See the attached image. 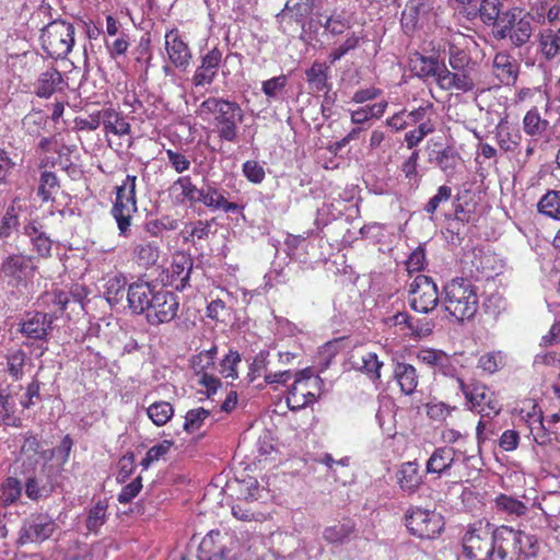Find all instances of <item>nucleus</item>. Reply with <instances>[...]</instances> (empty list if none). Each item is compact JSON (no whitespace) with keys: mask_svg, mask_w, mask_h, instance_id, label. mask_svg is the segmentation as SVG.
Wrapping results in <instances>:
<instances>
[{"mask_svg":"<svg viewBox=\"0 0 560 560\" xmlns=\"http://www.w3.org/2000/svg\"><path fill=\"white\" fill-rule=\"evenodd\" d=\"M42 301L48 307H54L49 312H56L58 318L59 315H61L65 312L67 305L70 303L71 293L61 290H54L51 292L44 293L42 295Z\"/></svg>","mask_w":560,"mask_h":560,"instance_id":"nucleus-47","label":"nucleus"},{"mask_svg":"<svg viewBox=\"0 0 560 560\" xmlns=\"http://www.w3.org/2000/svg\"><path fill=\"white\" fill-rule=\"evenodd\" d=\"M172 445V441L164 440L161 443L150 447L144 458L141 460V466L143 467V469H148L152 463L158 462L161 457L167 454Z\"/></svg>","mask_w":560,"mask_h":560,"instance_id":"nucleus-56","label":"nucleus"},{"mask_svg":"<svg viewBox=\"0 0 560 560\" xmlns=\"http://www.w3.org/2000/svg\"><path fill=\"white\" fill-rule=\"evenodd\" d=\"M56 476L52 466H43V468L27 477L24 488L26 497L32 501H40L49 498L56 487Z\"/></svg>","mask_w":560,"mask_h":560,"instance_id":"nucleus-16","label":"nucleus"},{"mask_svg":"<svg viewBox=\"0 0 560 560\" xmlns=\"http://www.w3.org/2000/svg\"><path fill=\"white\" fill-rule=\"evenodd\" d=\"M59 530L56 520L48 513H33L23 520L18 537L21 546L40 545L50 539Z\"/></svg>","mask_w":560,"mask_h":560,"instance_id":"nucleus-9","label":"nucleus"},{"mask_svg":"<svg viewBox=\"0 0 560 560\" xmlns=\"http://www.w3.org/2000/svg\"><path fill=\"white\" fill-rule=\"evenodd\" d=\"M35 266L33 257L22 254L7 256L0 266V277L8 280L9 284L20 285L33 276Z\"/></svg>","mask_w":560,"mask_h":560,"instance_id":"nucleus-15","label":"nucleus"},{"mask_svg":"<svg viewBox=\"0 0 560 560\" xmlns=\"http://www.w3.org/2000/svg\"><path fill=\"white\" fill-rule=\"evenodd\" d=\"M127 280L122 275H113L106 278L104 296L110 305H116L124 300Z\"/></svg>","mask_w":560,"mask_h":560,"instance_id":"nucleus-34","label":"nucleus"},{"mask_svg":"<svg viewBox=\"0 0 560 560\" xmlns=\"http://www.w3.org/2000/svg\"><path fill=\"white\" fill-rule=\"evenodd\" d=\"M444 308L458 322L470 319L478 308V296L471 281L456 278L444 287Z\"/></svg>","mask_w":560,"mask_h":560,"instance_id":"nucleus-3","label":"nucleus"},{"mask_svg":"<svg viewBox=\"0 0 560 560\" xmlns=\"http://www.w3.org/2000/svg\"><path fill=\"white\" fill-rule=\"evenodd\" d=\"M240 362V353L237 351L230 350L221 360L219 372L226 378L235 380L237 377L236 365Z\"/></svg>","mask_w":560,"mask_h":560,"instance_id":"nucleus-60","label":"nucleus"},{"mask_svg":"<svg viewBox=\"0 0 560 560\" xmlns=\"http://www.w3.org/2000/svg\"><path fill=\"white\" fill-rule=\"evenodd\" d=\"M408 303L417 313L434 311L439 303L438 285L428 276H417L409 285Z\"/></svg>","mask_w":560,"mask_h":560,"instance_id":"nucleus-10","label":"nucleus"},{"mask_svg":"<svg viewBox=\"0 0 560 560\" xmlns=\"http://www.w3.org/2000/svg\"><path fill=\"white\" fill-rule=\"evenodd\" d=\"M22 482L15 477H8L0 487V503L9 506L19 501L22 495Z\"/></svg>","mask_w":560,"mask_h":560,"instance_id":"nucleus-40","label":"nucleus"},{"mask_svg":"<svg viewBox=\"0 0 560 560\" xmlns=\"http://www.w3.org/2000/svg\"><path fill=\"white\" fill-rule=\"evenodd\" d=\"M112 42L105 40L106 48L112 58H117L126 54L130 46V36L126 31H121L119 35Z\"/></svg>","mask_w":560,"mask_h":560,"instance_id":"nucleus-55","label":"nucleus"},{"mask_svg":"<svg viewBox=\"0 0 560 560\" xmlns=\"http://www.w3.org/2000/svg\"><path fill=\"white\" fill-rule=\"evenodd\" d=\"M533 34L532 18L518 7L511 8L502 13L501 19L493 26L497 39H509L514 47H522L530 39Z\"/></svg>","mask_w":560,"mask_h":560,"instance_id":"nucleus-4","label":"nucleus"},{"mask_svg":"<svg viewBox=\"0 0 560 560\" xmlns=\"http://www.w3.org/2000/svg\"><path fill=\"white\" fill-rule=\"evenodd\" d=\"M40 42L51 58H66L74 45V26L65 20H52L42 28Z\"/></svg>","mask_w":560,"mask_h":560,"instance_id":"nucleus-5","label":"nucleus"},{"mask_svg":"<svg viewBox=\"0 0 560 560\" xmlns=\"http://www.w3.org/2000/svg\"><path fill=\"white\" fill-rule=\"evenodd\" d=\"M506 533L512 536L511 545L513 549H517L520 555H523L525 558L535 557L537 555L539 547L535 536L514 530L508 526Z\"/></svg>","mask_w":560,"mask_h":560,"instance_id":"nucleus-31","label":"nucleus"},{"mask_svg":"<svg viewBox=\"0 0 560 560\" xmlns=\"http://www.w3.org/2000/svg\"><path fill=\"white\" fill-rule=\"evenodd\" d=\"M493 72L505 85L515 83L518 74L516 60L505 52H498L493 59Z\"/></svg>","mask_w":560,"mask_h":560,"instance_id":"nucleus-28","label":"nucleus"},{"mask_svg":"<svg viewBox=\"0 0 560 560\" xmlns=\"http://www.w3.org/2000/svg\"><path fill=\"white\" fill-rule=\"evenodd\" d=\"M197 113L203 119L210 115L213 117V131L221 141H238L240 125L245 118V112L238 103L221 97H208L199 105Z\"/></svg>","mask_w":560,"mask_h":560,"instance_id":"nucleus-1","label":"nucleus"},{"mask_svg":"<svg viewBox=\"0 0 560 560\" xmlns=\"http://www.w3.org/2000/svg\"><path fill=\"white\" fill-rule=\"evenodd\" d=\"M409 67L418 78L422 80L432 78L439 84V79L442 77V70H444L445 65L434 55L424 56L415 52L409 58Z\"/></svg>","mask_w":560,"mask_h":560,"instance_id":"nucleus-19","label":"nucleus"},{"mask_svg":"<svg viewBox=\"0 0 560 560\" xmlns=\"http://www.w3.org/2000/svg\"><path fill=\"white\" fill-rule=\"evenodd\" d=\"M538 211L549 218L560 220V190H549L539 200Z\"/></svg>","mask_w":560,"mask_h":560,"instance_id":"nucleus-46","label":"nucleus"},{"mask_svg":"<svg viewBox=\"0 0 560 560\" xmlns=\"http://www.w3.org/2000/svg\"><path fill=\"white\" fill-rule=\"evenodd\" d=\"M458 386L470 405V409L476 410L481 418H493L501 411V405L494 393L482 384L468 385L463 380L457 378Z\"/></svg>","mask_w":560,"mask_h":560,"instance_id":"nucleus-11","label":"nucleus"},{"mask_svg":"<svg viewBox=\"0 0 560 560\" xmlns=\"http://www.w3.org/2000/svg\"><path fill=\"white\" fill-rule=\"evenodd\" d=\"M494 508L509 516H522L527 511V506L522 501L506 494H499L495 498Z\"/></svg>","mask_w":560,"mask_h":560,"instance_id":"nucleus-43","label":"nucleus"},{"mask_svg":"<svg viewBox=\"0 0 560 560\" xmlns=\"http://www.w3.org/2000/svg\"><path fill=\"white\" fill-rule=\"evenodd\" d=\"M433 131V126L429 121L421 122L417 128L409 130L405 135V141L409 149L418 145L425 136Z\"/></svg>","mask_w":560,"mask_h":560,"instance_id":"nucleus-61","label":"nucleus"},{"mask_svg":"<svg viewBox=\"0 0 560 560\" xmlns=\"http://www.w3.org/2000/svg\"><path fill=\"white\" fill-rule=\"evenodd\" d=\"M133 255L140 265L151 266L159 258V247L154 242H140L135 245Z\"/></svg>","mask_w":560,"mask_h":560,"instance_id":"nucleus-48","label":"nucleus"},{"mask_svg":"<svg viewBox=\"0 0 560 560\" xmlns=\"http://www.w3.org/2000/svg\"><path fill=\"white\" fill-rule=\"evenodd\" d=\"M318 3L319 0H288L281 12L277 14V19L283 21L289 18L299 23L303 32L312 31L316 28L315 22L311 20L306 23L305 19L313 13Z\"/></svg>","mask_w":560,"mask_h":560,"instance_id":"nucleus-17","label":"nucleus"},{"mask_svg":"<svg viewBox=\"0 0 560 560\" xmlns=\"http://www.w3.org/2000/svg\"><path fill=\"white\" fill-rule=\"evenodd\" d=\"M394 377L405 395L413 394L419 384L417 370L409 363L398 362L395 365Z\"/></svg>","mask_w":560,"mask_h":560,"instance_id":"nucleus-29","label":"nucleus"},{"mask_svg":"<svg viewBox=\"0 0 560 560\" xmlns=\"http://www.w3.org/2000/svg\"><path fill=\"white\" fill-rule=\"evenodd\" d=\"M106 500L96 501L86 512L85 528L89 533L97 534L108 517Z\"/></svg>","mask_w":560,"mask_h":560,"instance_id":"nucleus-33","label":"nucleus"},{"mask_svg":"<svg viewBox=\"0 0 560 560\" xmlns=\"http://www.w3.org/2000/svg\"><path fill=\"white\" fill-rule=\"evenodd\" d=\"M511 540L512 536L506 533V526H500L493 552H491V557L487 560H516V552L513 551Z\"/></svg>","mask_w":560,"mask_h":560,"instance_id":"nucleus-35","label":"nucleus"},{"mask_svg":"<svg viewBox=\"0 0 560 560\" xmlns=\"http://www.w3.org/2000/svg\"><path fill=\"white\" fill-rule=\"evenodd\" d=\"M537 54L546 62L560 60V26L556 30H542L537 38Z\"/></svg>","mask_w":560,"mask_h":560,"instance_id":"nucleus-23","label":"nucleus"},{"mask_svg":"<svg viewBox=\"0 0 560 560\" xmlns=\"http://www.w3.org/2000/svg\"><path fill=\"white\" fill-rule=\"evenodd\" d=\"M102 125L106 132L119 137L130 133V124L113 108L102 109Z\"/></svg>","mask_w":560,"mask_h":560,"instance_id":"nucleus-32","label":"nucleus"},{"mask_svg":"<svg viewBox=\"0 0 560 560\" xmlns=\"http://www.w3.org/2000/svg\"><path fill=\"white\" fill-rule=\"evenodd\" d=\"M448 63L455 71L475 69L476 63L470 56L457 46L452 45L448 51Z\"/></svg>","mask_w":560,"mask_h":560,"instance_id":"nucleus-52","label":"nucleus"},{"mask_svg":"<svg viewBox=\"0 0 560 560\" xmlns=\"http://www.w3.org/2000/svg\"><path fill=\"white\" fill-rule=\"evenodd\" d=\"M136 187L137 176L127 175L122 184L116 188V198L110 213L117 223L120 236H129L131 219L138 209Z\"/></svg>","mask_w":560,"mask_h":560,"instance_id":"nucleus-6","label":"nucleus"},{"mask_svg":"<svg viewBox=\"0 0 560 560\" xmlns=\"http://www.w3.org/2000/svg\"><path fill=\"white\" fill-rule=\"evenodd\" d=\"M354 532V525L351 522L338 523L325 528L323 536L329 544L342 545L347 542Z\"/></svg>","mask_w":560,"mask_h":560,"instance_id":"nucleus-42","label":"nucleus"},{"mask_svg":"<svg viewBox=\"0 0 560 560\" xmlns=\"http://www.w3.org/2000/svg\"><path fill=\"white\" fill-rule=\"evenodd\" d=\"M499 536V527L478 522L470 525L463 537V549L470 560H487L491 557Z\"/></svg>","mask_w":560,"mask_h":560,"instance_id":"nucleus-7","label":"nucleus"},{"mask_svg":"<svg viewBox=\"0 0 560 560\" xmlns=\"http://www.w3.org/2000/svg\"><path fill=\"white\" fill-rule=\"evenodd\" d=\"M242 172L246 179L255 185L261 184L266 177L264 165L255 160L243 163Z\"/></svg>","mask_w":560,"mask_h":560,"instance_id":"nucleus-58","label":"nucleus"},{"mask_svg":"<svg viewBox=\"0 0 560 560\" xmlns=\"http://www.w3.org/2000/svg\"><path fill=\"white\" fill-rule=\"evenodd\" d=\"M328 72V65L315 61L305 72L306 80L311 88L317 92L324 91L327 88Z\"/></svg>","mask_w":560,"mask_h":560,"instance_id":"nucleus-38","label":"nucleus"},{"mask_svg":"<svg viewBox=\"0 0 560 560\" xmlns=\"http://www.w3.org/2000/svg\"><path fill=\"white\" fill-rule=\"evenodd\" d=\"M502 0H481L479 12L481 20L488 25H495L502 16Z\"/></svg>","mask_w":560,"mask_h":560,"instance_id":"nucleus-50","label":"nucleus"},{"mask_svg":"<svg viewBox=\"0 0 560 560\" xmlns=\"http://www.w3.org/2000/svg\"><path fill=\"white\" fill-rule=\"evenodd\" d=\"M165 47L168 58L175 67L183 69L188 67L191 54L177 30H171L165 34Z\"/></svg>","mask_w":560,"mask_h":560,"instance_id":"nucleus-22","label":"nucleus"},{"mask_svg":"<svg viewBox=\"0 0 560 560\" xmlns=\"http://www.w3.org/2000/svg\"><path fill=\"white\" fill-rule=\"evenodd\" d=\"M323 387V380L314 376L310 369L299 371L287 396L289 408L299 410L313 404L322 395Z\"/></svg>","mask_w":560,"mask_h":560,"instance_id":"nucleus-8","label":"nucleus"},{"mask_svg":"<svg viewBox=\"0 0 560 560\" xmlns=\"http://www.w3.org/2000/svg\"><path fill=\"white\" fill-rule=\"evenodd\" d=\"M210 410L202 407L190 409L187 411L184 421V430L188 433H195L199 431L206 421L210 418Z\"/></svg>","mask_w":560,"mask_h":560,"instance_id":"nucleus-49","label":"nucleus"},{"mask_svg":"<svg viewBox=\"0 0 560 560\" xmlns=\"http://www.w3.org/2000/svg\"><path fill=\"white\" fill-rule=\"evenodd\" d=\"M459 161L458 153L451 147L430 154V162L438 165L444 173H452Z\"/></svg>","mask_w":560,"mask_h":560,"instance_id":"nucleus-39","label":"nucleus"},{"mask_svg":"<svg viewBox=\"0 0 560 560\" xmlns=\"http://www.w3.org/2000/svg\"><path fill=\"white\" fill-rule=\"evenodd\" d=\"M390 322L395 326H404L408 334L415 338H424L431 335L433 329V324L431 320L415 318L407 313H397L392 318Z\"/></svg>","mask_w":560,"mask_h":560,"instance_id":"nucleus-27","label":"nucleus"},{"mask_svg":"<svg viewBox=\"0 0 560 560\" xmlns=\"http://www.w3.org/2000/svg\"><path fill=\"white\" fill-rule=\"evenodd\" d=\"M222 61V51L214 47L201 58V65L197 67L192 83L195 86H205L213 82Z\"/></svg>","mask_w":560,"mask_h":560,"instance_id":"nucleus-20","label":"nucleus"},{"mask_svg":"<svg viewBox=\"0 0 560 560\" xmlns=\"http://www.w3.org/2000/svg\"><path fill=\"white\" fill-rule=\"evenodd\" d=\"M455 407H451L442 401H431L427 404V415L434 421H444Z\"/></svg>","mask_w":560,"mask_h":560,"instance_id":"nucleus-62","label":"nucleus"},{"mask_svg":"<svg viewBox=\"0 0 560 560\" xmlns=\"http://www.w3.org/2000/svg\"><path fill=\"white\" fill-rule=\"evenodd\" d=\"M178 306L177 295L159 287L144 314L150 325H161L170 323L176 317Z\"/></svg>","mask_w":560,"mask_h":560,"instance_id":"nucleus-13","label":"nucleus"},{"mask_svg":"<svg viewBox=\"0 0 560 560\" xmlns=\"http://www.w3.org/2000/svg\"><path fill=\"white\" fill-rule=\"evenodd\" d=\"M19 226V214L14 206H10L0 224V238L9 237Z\"/></svg>","mask_w":560,"mask_h":560,"instance_id":"nucleus-59","label":"nucleus"},{"mask_svg":"<svg viewBox=\"0 0 560 560\" xmlns=\"http://www.w3.org/2000/svg\"><path fill=\"white\" fill-rule=\"evenodd\" d=\"M419 151H413L411 155L401 164L400 171L404 175V185L409 190H416L421 182V174L419 173Z\"/></svg>","mask_w":560,"mask_h":560,"instance_id":"nucleus-36","label":"nucleus"},{"mask_svg":"<svg viewBox=\"0 0 560 560\" xmlns=\"http://www.w3.org/2000/svg\"><path fill=\"white\" fill-rule=\"evenodd\" d=\"M147 415L155 425L162 427L174 416V408L168 401H155L147 408Z\"/></svg>","mask_w":560,"mask_h":560,"instance_id":"nucleus-44","label":"nucleus"},{"mask_svg":"<svg viewBox=\"0 0 560 560\" xmlns=\"http://www.w3.org/2000/svg\"><path fill=\"white\" fill-rule=\"evenodd\" d=\"M24 234L30 238V242L39 257L48 258L51 256L52 241L43 230V225L33 220L24 225Z\"/></svg>","mask_w":560,"mask_h":560,"instance_id":"nucleus-25","label":"nucleus"},{"mask_svg":"<svg viewBox=\"0 0 560 560\" xmlns=\"http://www.w3.org/2000/svg\"><path fill=\"white\" fill-rule=\"evenodd\" d=\"M455 455L456 451L453 447H436L427 460L425 474L439 477L446 475L454 464Z\"/></svg>","mask_w":560,"mask_h":560,"instance_id":"nucleus-24","label":"nucleus"},{"mask_svg":"<svg viewBox=\"0 0 560 560\" xmlns=\"http://www.w3.org/2000/svg\"><path fill=\"white\" fill-rule=\"evenodd\" d=\"M406 526L420 538H434L444 526L441 514L421 508H410L406 514Z\"/></svg>","mask_w":560,"mask_h":560,"instance_id":"nucleus-12","label":"nucleus"},{"mask_svg":"<svg viewBox=\"0 0 560 560\" xmlns=\"http://www.w3.org/2000/svg\"><path fill=\"white\" fill-rule=\"evenodd\" d=\"M475 85V69L450 71L444 67L442 77L439 79V86L445 91L457 90L466 93L472 91Z\"/></svg>","mask_w":560,"mask_h":560,"instance_id":"nucleus-21","label":"nucleus"},{"mask_svg":"<svg viewBox=\"0 0 560 560\" xmlns=\"http://www.w3.org/2000/svg\"><path fill=\"white\" fill-rule=\"evenodd\" d=\"M38 196L44 202L51 200L54 191L59 187V182L55 173L45 171L40 174Z\"/></svg>","mask_w":560,"mask_h":560,"instance_id":"nucleus-53","label":"nucleus"},{"mask_svg":"<svg viewBox=\"0 0 560 560\" xmlns=\"http://www.w3.org/2000/svg\"><path fill=\"white\" fill-rule=\"evenodd\" d=\"M27 359V353L23 349L11 350L5 355L7 372L14 381L23 377Z\"/></svg>","mask_w":560,"mask_h":560,"instance_id":"nucleus-41","label":"nucleus"},{"mask_svg":"<svg viewBox=\"0 0 560 560\" xmlns=\"http://www.w3.org/2000/svg\"><path fill=\"white\" fill-rule=\"evenodd\" d=\"M495 138L500 148L506 152H514L521 144V135L517 130H511L508 122L497 126Z\"/></svg>","mask_w":560,"mask_h":560,"instance_id":"nucleus-37","label":"nucleus"},{"mask_svg":"<svg viewBox=\"0 0 560 560\" xmlns=\"http://www.w3.org/2000/svg\"><path fill=\"white\" fill-rule=\"evenodd\" d=\"M56 312H27L20 323L19 331L27 339L44 341L52 330Z\"/></svg>","mask_w":560,"mask_h":560,"instance_id":"nucleus-14","label":"nucleus"},{"mask_svg":"<svg viewBox=\"0 0 560 560\" xmlns=\"http://www.w3.org/2000/svg\"><path fill=\"white\" fill-rule=\"evenodd\" d=\"M318 24L324 27L326 34L331 37H338L346 34L342 43L336 46L328 54V61L334 65L350 51L359 47L360 43L365 39L363 30L351 31L355 24L354 13L346 10H334L330 14L323 16Z\"/></svg>","mask_w":560,"mask_h":560,"instance_id":"nucleus-2","label":"nucleus"},{"mask_svg":"<svg viewBox=\"0 0 560 560\" xmlns=\"http://www.w3.org/2000/svg\"><path fill=\"white\" fill-rule=\"evenodd\" d=\"M287 85V77L278 75L262 82L261 90L266 96L277 98Z\"/></svg>","mask_w":560,"mask_h":560,"instance_id":"nucleus-63","label":"nucleus"},{"mask_svg":"<svg viewBox=\"0 0 560 560\" xmlns=\"http://www.w3.org/2000/svg\"><path fill=\"white\" fill-rule=\"evenodd\" d=\"M504 365V354L501 351L488 352L479 358L478 366L482 371L493 374Z\"/></svg>","mask_w":560,"mask_h":560,"instance_id":"nucleus-54","label":"nucleus"},{"mask_svg":"<svg viewBox=\"0 0 560 560\" xmlns=\"http://www.w3.org/2000/svg\"><path fill=\"white\" fill-rule=\"evenodd\" d=\"M548 126L549 122L541 118L536 108L528 110L524 116L523 129L532 137H541L546 132Z\"/></svg>","mask_w":560,"mask_h":560,"instance_id":"nucleus-45","label":"nucleus"},{"mask_svg":"<svg viewBox=\"0 0 560 560\" xmlns=\"http://www.w3.org/2000/svg\"><path fill=\"white\" fill-rule=\"evenodd\" d=\"M358 368L369 374L373 380H380V370L383 362L378 360L374 352H368L361 357V364L357 363Z\"/></svg>","mask_w":560,"mask_h":560,"instance_id":"nucleus-57","label":"nucleus"},{"mask_svg":"<svg viewBox=\"0 0 560 560\" xmlns=\"http://www.w3.org/2000/svg\"><path fill=\"white\" fill-rule=\"evenodd\" d=\"M0 420L5 425H14L15 417L13 416V402L10 396L0 390Z\"/></svg>","mask_w":560,"mask_h":560,"instance_id":"nucleus-64","label":"nucleus"},{"mask_svg":"<svg viewBox=\"0 0 560 560\" xmlns=\"http://www.w3.org/2000/svg\"><path fill=\"white\" fill-rule=\"evenodd\" d=\"M23 456L32 459L33 457H40L45 460H49L54 457V448L42 450L39 441L35 436H27L21 447Z\"/></svg>","mask_w":560,"mask_h":560,"instance_id":"nucleus-51","label":"nucleus"},{"mask_svg":"<svg viewBox=\"0 0 560 560\" xmlns=\"http://www.w3.org/2000/svg\"><path fill=\"white\" fill-rule=\"evenodd\" d=\"M159 285L145 281H136L129 284L127 290L128 307L133 314H144L150 307Z\"/></svg>","mask_w":560,"mask_h":560,"instance_id":"nucleus-18","label":"nucleus"},{"mask_svg":"<svg viewBox=\"0 0 560 560\" xmlns=\"http://www.w3.org/2000/svg\"><path fill=\"white\" fill-rule=\"evenodd\" d=\"M62 84L63 79L61 73L55 68H50L39 75L36 85V94L39 97H50L56 91L62 89Z\"/></svg>","mask_w":560,"mask_h":560,"instance_id":"nucleus-30","label":"nucleus"},{"mask_svg":"<svg viewBox=\"0 0 560 560\" xmlns=\"http://www.w3.org/2000/svg\"><path fill=\"white\" fill-rule=\"evenodd\" d=\"M396 478L399 488L408 494L415 493L423 482L417 462L402 463L396 472Z\"/></svg>","mask_w":560,"mask_h":560,"instance_id":"nucleus-26","label":"nucleus"}]
</instances>
